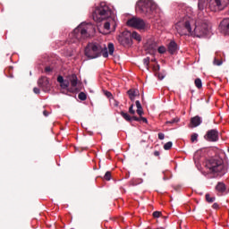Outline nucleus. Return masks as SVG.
<instances>
[{"mask_svg":"<svg viewBox=\"0 0 229 229\" xmlns=\"http://www.w3.org/2000/svg\"><path fill=\"white\" fill-rule=\"evenodd\" d=\"M222 64H223V62L219 61V59L215 58V60H214L215 65H221Z\"/></svg>","mask_w":229,"mask_h":229,"instance_id":"58836bf2","label":"nucleus"},{"mask_svg":"<svg viewBox=\"0 0 229 229\" xmlns=\"http://www.w3.org/2000/svg\"><path fill=\"white\" fill-rule=\"evenodd\" d=\"M178 121H180V119L178 118H174L171 121H167L166 124H174V123H178Z\"/></svg>","mask_w":229,"mask_h":229,"instance_id":"2f4dec72","label":"nucleus"},{"mask_svg":"<svg viewBox=\"0 0 229 229\" xmlns=\"http://www.w3.org/2000/svg\"><path fill=\"white\" fill-rule=\"evenodd\" d=\"M69 84L71 83L72 87H77L78 86V76L76 74L72 73L71 75L67 76Z\"/></svg>","mask_w":229,"mask_h":229,"instance_id":"f3484780","label":"nucleus"},{"mask_svg":"<svg viewBox=\"0 0 229 229\" xmlns=\"http://www.w3.org/2000/svg\"><path fill=\"white\" fill-rule=\"evenodd\" d=\"M211 4H214L217 10H225L229 4V0H211Z\"/></svg>","mask_w":229,"mask_h":229,"instance_id":"f8f14e48","label":"nucleus"},{"mask_svg":"<svg viewBox=\"0 0 229 229\" xmlns=\"http://www.w3.org/2000/svg\"><path fill=\"white\" fill-rule=\"evenodd\" d=\"M116 38L120 46H123V47H130L132 44L131 31L124 30L123 32L120 33Z\"/></svg>","mask_w":229,"mask_h":229,"instance_id":"6e6552de","label":"nucleus"},{"mask_svg":"<svg viewBox=\"0 0 229 229\" xmlns=\"http://www.w3.org/2000/svg\"><path fill=\"white\" fill-rule=\"evenodd\" d=\"M219 30L224 35H229V18H225L220 22Z\"/></svg>","mask_w":229,"mask_h":229,"instance_id":"ddd939ff","label":"nucleus"},{"mask_svg":"<svg viewBox=\"0 0 229 229\" xmlns=\"http://www.w3.org/2000/svg\"><path fill=\"white\" fill-rule=\"evenodd\" d=\"M57 81H58V83H64V77L62 76V75H59L58 77H57Z\"/></svg>","mask_w":229,"mask_h":229,"instance_id":"e433bc0d","label":"nucleus"},{"mask_svg":"<svg viewBox=\"0 0 229 229\" xmlns=\"http://www.w3.org/2000/svg\"><path fill=\"white\" fill-rule=\"evenodd\" d=\"M172 148H173L172 141H168L164 145V149H165V151H169V149H171Z\"/></svg>","mask_w":229,"mask_h":229,"instance_id":"a878e982","label":"nucleus"},{"mask_svg":"<svg viewBox=\"0 0 229 229\" xmlns=\"http://www.w3.org/2000/svg\"><path fill=\"white\" fill-rule=\"evenodd\" d=\"M105 95L106 96V98H112V93L109 91H106Z\"/></svg>","mask_w":229,"mask_h":229,"instance_id":"de8ad7c7","label":"nucleus"},{"mask_svg":"<svg viewBox=\"0 0 229 229\" xmlns=\"http://www.w3.org/2000/svg\"><path fill=\"white\" fill-rule=\"evenodd\" d=\"M5 74H8L7 76L9 78H13V66H9L5 69Z\"/></svg>","mask_w":229,"mask_h":229,"instance_id":"4be33fe9","label":"nucleus"},{"mask_svg":"<svg viewBox=\"0 0 229 229\" xmlns=\"http://www.w3.org/2000/svg\"><path fill=\"white\" fill-rule=\"evenodd\" d=\"M208 5V0H199L198 8L199 12H203V10H205V8H207Z\"/></svg>","mask_w":229,"mask_h":229,"instance_id":"6ab92c4d","label":"nucleus"},{"mask_svg":"<svg viewBox=\"0 0 229 229\" xmlns=\"http://www.w3.org/2000/svg\"><path fill=\"white\" fill-rule=\"evenodd\" d=\"M167 51L170 55H176L178 53V44H176L174 40L170 41L167 47Z\"/></svg>","mask_w":229,"mask_h":229,"instance_id":"2eb2a0df","label":"nucleus"},{"mask_svg":"<svg viewBox=\"0 0 229 229\" xmlns=\"http://www.w3.org/2000/svg\"><path fill=\"white\" fill-rule=\"evenodd\" d=\"M143 64L147 67V69H149V57L143 59Z\"/></svg>","mask_w":229,"mask_h":229,"instance_id":"7c9ffc66","label":"nucleus"},{"mask_svg":"<svg viewBox=\"0 0 229 229\" xmlns=\"http://www.w3.org/2000/svg\"><path fill=\"white\" fill-rule=\"evenodd\" d=\"M78 98L81 101H85L87 99V94H85V92H81L79 93Z\"/></svg>","mask_w":229,"mask_h":229,"instance_id":"bb28decb","label":"nucleus"},{"mask_svg":"<svg viewBox=\"0 0 229 229\" xmlns=\"http://www.w3.org/2000/svg\"><path fill=\"white\" fill-rule=\"evenodd\" d=\"M129 114H131V115H135V111L133 110V104H131L129 107Z\"/></svg>","mask_w":229,"mask_h":229,"instance_id":"72a5a7b5","label":"nucleus"},{"mask_svg":"<svg viewBox=\"0 0 229 229\" xmlns=\"http://www.w3.org/2000/svg\"><path fill=\"white\" fill-rule=\"evenodd\" d=\"M138 119H140V121H142L143 123H145L146 124H148V119L146 117H138Z\"/></svg>","mask_w":229,"mask_h":229,"instance_id":"a19ab883","label":"nucleus"},{"mask_svg":"<svg viewBox=\"0 0 229 229\" xmlns=\"http://www.w3.org/2000/svg\"><path fill=\"white\" fill-rule=\"evenodd\" d=\"M166 49H165V47L164 46H161L157 48V52L160 54V55H164V53H165Z\"/></svg>","mask_w":229,"mask_h":229,"instance_id":"c756f323","label":"nucleus"},{"mask_svg":"<svg viewBox=\"0 0 229 229\" xmlns=\"http://www.w3.org/2000/svg\"><path fill=\"white\" fill-rule=\"evenodd\" d=\"M210 22L207 21V19L201 18L200 16L195 21V28L193 33L199 38L208 35V33H210Z\"/></svg>","mask_w":229,"mask_h":229,"instance_id":"20e7f679","label":"nucleus"},{"mask_svg":"<svg viewBox=\"0 0 229 229\" xmlns=\"http://www.w3.org/2000/svg\"><path fill=\"white\" fill-rule=\"evenodd\" d=\"M38 85L44 90V92H47L49 89H51V84L49 83V79L47 77H41L38 81Z\"/></svg>","mask_w":229,"mask_h":229,"instance_id":"9b49d317","label":"nucleus"},{"mask_svg":"<svg viewBox=\"0 0 229 229\" xmlns=\"http://www.w3.org/2000/svg\"><path fill=\"white\" fill-rule=\"evenodd\" d=\"M136 112H137L138 115H140V117L144 114V109H142V107L141 108H138L136 110Z\"/></svg>","mask_w":229,"mask_h":229,"instance_id":"f704fd0d","label":"nucleus"},{"mask_svg":"<svg viewBox=\"0 0 229 229\" xmlns=\"http://www.w3.org/2000/svg\"><path fill=\"white\" fill-rule=\"evenodd\" d=\"M195 83V87H197V89H202L203 87V82H201V79L197 78L194 81Z\"/></svg>","mask_w":229,"mask_h":229,"instance_id":"b1692460","label":"nucleus"},{"mask_svg":"<svg viewBox=\"0 0 229 229\" xmlns=\"http://www.w3.org/2000/svg\"><path fill=\"white\" fill-rule=\"evenodd\" d=\"M108 53L109 55H114V51H115V47H114L113 43H109L108 46Z\"/></svg>","mask_w":229,"mask_h":229,"instance_id":"393cba45","label":"nucleus"},{"mask_svg":"<svg viewBox=\"0 0 229 229\" xmlns=\"http://www.w3.org/2000/svg\"><path fill=\"white\" fill-rule=\"evenodd\" d=\"M191 142H196V140H198V133L191 134Z\"/></svg>","mask_w":229,"mask_h":229,"instance_id":"473e14b6","label":"nucleus"},{"mask_svg":"<svg viewBox=\"0 0 229 229\" xmlns=\"http://www.w3.org/2000/svg\"><path fill=\"white\" fill-rule=\"evenodd\" d=\"M157 78L158 80H164L165 78V74L159 72L157 73Z\"/></svg>","mask_w":229,"mask_h":229,"instance_id":"ea45409f","label":"nucleus"},{"mask_svg":"<svg viewBox=\"0 0 229 229\" xmlns=\"http://www.w3.org/2000/svg\"><path fill=\"white\" fill-rule=\"evenodd\" d=\"M92 18L95 22L106 21L104 24V31H100L103 35L110 34V26H113V31H115L117 24H115V17H113L112 9L106 5V3H100L92 13Z\"/></svg>","mask_w":229,"mask_h":229,"instance_id":"f257e3e1","label":"nucleus"},{"mask_svg":"<svg viewBox=\"0 0 229 229\" xmlns=\"http://www.w3.org/2000/svg\"><path fill=\"white\" fill-rule=\"evenodd\" d=\"M126 24L127 26H130V28H135L136 30H146L148 27V23L139 17H132L129 19Z\"/></svg>","mask_w":229,"mask_h":229,"instance_id":"1a4fd4ad","label":"nucleus"},{"mask_svg":"<svg viewBox=\"0 0 229 229\" xmlns=\"http://www.w3.org/2000/svg\"><path fill=\"white\" fill-rule=\"evenodd\" d=\"M137 6L145 15H151L154 10H157V4L152 0H140Z\"/></svg>","mask_w":229,"mask_h":229,"instance_id":"39448f33","label":"nucleus"},{"mask_svg":"<svg viewBox=\"0 0 229 229\" xmlns=\"http://www.w3.org/2000/svg\"><path fill=\"white\" fill-rule=\"evenodd\" d=\"M94 31H96V29L91 24L81 23L70 34V38L75 44L76 42L89 38Z\"/></svg>","mask_w":229,"mask_h":229,"instance_id":"f03ea898","label":"nucleus"},{"mask_svg":"<svg viewBox=\"0 0 229 229\" xmlns=\"http://www.w3.org/2000/svg\"><path fill=\"white\" fill-rule=\"evenodd\" d=\"M190 123L192 128H198L203 123V119L199 115H196L191 118Z\"/></svg>","mask_w":229,"mask_h":229,"instance_id":"dca6fc26","label":"nucleus"},{"mask_svg":"<svg viewBox=\"0 0 229 229\" xmlns=\"http://www.w3.org/2000/svg\"><path fill=\"white\" fill-rule=\"evenodd\" d=\"M43 114L45 115V117H47V115H49V112L47 111H43Z\"/></svg>","mask_w":229,"mask_h":229,"instance_id":"8fccbe9b","label":"nucleus"},{"mask_svg":"<svg viewBox=\"0 0 229 229\" xmlns=\"http://www.w3.org/2000/svg\"><path fill=\"white\" fill-rule=\"evenodd\" d=\"M69 80H64V81H63L61 84H60V87L63 88V89H67L69 87Z\"/></svg>","mask_w":229,"mask_h":229,"instance_id":"cd10ccee","label":"nucleus"},{"mask_svg":"<svg viewBox=\"0 0 229 229\" xmlns=\"http://www.w3.org/2000/svg\"><path fill=\"white\" fill-rule=\"evenodd\" d=\"M136 107H137V109L142 108V105L140 104V101H139V100L136 101Z\"/></svg>","mask_w":229,"mask_h":229,"instance_id":"c03bdc74","label":"nucleus"},{"mask_svg":"<svg viewBox=\"0 0 229 229\" xmlns=\"http://www.w3.org/2000/svg\"><path fill=\"white\" fill-rule=\"evenodd\" d=\"M212 208H214L215 210H217V208H219V204L214 203V204L212 205Z\"/></svg>","mask_w":229,"mask_h":229,"instance_id":"a18cd8bd","label":"nucleus"},{"mask_svg":"<svg viewBox=\"0 0 229 229\" xmlns=\"http://www.w3.org/2000/svg\"><path fill=\"white\" fill-rule=\"evenodd\" d=\"M158 139L159 140H164V139H165V135L162 132L158 133Z\"/></svg>","mask_w":229,"mask_h":229,"instance_id":"4c0bfd02","label":"nucleus"},{"mask_svg":"<svg viewBox=\"0 0 229 229\" xmlns=\"http://www.w3.org/2000/svg\"><path fill=\"white\" fill-rule=\"evenodd\" d=\"M204 139L205 140H208V142H217V140H219V131L217 129L208 130L206 132Z\"/></svg>","mask_w":229,"mask_h":229,"instance_id":"9d476101","label":"nucleus"},{"mask_svg":"<svg viewBox=\"0 0 229 229\" xmlns=\"http://www.w3.org/2000/svg\"><path fill=\"white\" fill-rule=\"evenodd\" d=\"M160 216H162V212H160V211H155L154 213H153V217H160Z\"/></svg>","mask_w":229,"mask_h":229,"instance_id":"c9c22d12","label":"nucleus"},{"mask_svg":"<svg viewBox=\"0 0 229 229\" xmlns=\"http://www.w3.org/2000/svg\"><path fill=\"white\" fill-rule=\"evenodd\" d=\"M51 71H53V69H51L50 66H47V67L45 68V72H51Z\"/></svg>","mask_w":229,"mask_h":229,"instance_id":"49530a36","label":"nucleus"},{"mask_svg":"<svg viewBox=\"0 0 229 229\" xmlns=\"http://www.w3.org/2000/svg\"><path fill=\"white\" fill-rule=\"evenodd\" d=\"M105 180H106L107 182H110L111 178H112V173L110 172H106L104 175Z\"/></svg>","mask_w":229,"mask_h":229,"instance_id":"c85d7f7f","label":"nucleus"},{"mask_svg":"<svg viewBox=\"0 0 229 229\" xmlns=\"http://www.w3.org/2000/svg\"><path fill=\"white\" fill-rule=\"evenodd\" d=\"M216 191L223 194L226 191V185L224 182H218L216 186Z\"/></svg>","mask_w":229,"mask_h":229,"instance_id":"aec40b11","label":"nucleus"},{"mask_svg":"<svg viewBox=\"0 0 229 229\" xmlns=\"http://www.w3.org/2000/svg\"><path fill=\"white\" fill-rule=\"evenodd\" d=\"M153 71H154L155 72H157V71H160V65H159V64H157V66H154V67H153Z\"/></svg>","mask_w":229,"mask_h":229,"instance_id":"79ce46f5","label":"nucleus"},{"mask_svg":"<svg viewBox=\"0 0 229 229\" xmlns=\"http://www.w3.org/2000/svg\"><path fill=\"white\" fill-rule=\"evenodd\" d=\"M137 40L138 42H140L141 38L139 35V33H137V31H133L132 33L131 32V39Z\"/></svg>","mask_w":229,"mask_h":229,"instance_id":"412c9836","label":"nucleus"},{"mask_svg":"<svg viewBox=\"0 0 229 229\" xmlns=\"http://www.w3.org/2000/svg\"><path fill=\"white\" fill-rule=\"evenodd\" d=\"M127 94H128L129 98L131 99V101H135V98H137V96H140L138 89H129L127 91Z\"/></svg>","mask_w":229,"mask_h":229,"instance_id":"a211bd4d","label":"nucleus"},{"mask_svg":"<svg viewBox=\"0 0 229 229\" xmlns=\"http://www.w3.org/2000/svg\"><path fill=\"white\" fill-rule=\"evenodd\" d=\"M104 56V58H108V48L106 47H101V45L97 43H89L85 47V56L89 59L99 58V56Z\"/></svg>","mask_w":229,"mask_h":229,"instance_id":"7ed1b4c3","label":"nucleus"},{"mask_svg":"<svg viewBox=\"0 0 229 229\" xmlns=\"http://www.w3.org/2000/svg\"><path fill=\"white\" fill-rule=\"evenodd\" d=\"M33 92H34V94H40V89H38V88H34V89H33Z\"/></svg>","mask_w":229,"mask_h":229,"instance_id":"37998d69","label":"nucleus"},{"mask_svg":"<svg viewBox=\"0 0 229 229\" xmlns=\"http://www.w3.org/2000/svg\"><path fill=\"white\" fill-rule=\"evenodd\" d=\"M175 30L177 33L181 35V37H183V35H188V33L192 31V28H191V21H189L187 18H184L183 21H178L175 24Z\"/></svg>","mask_w":229,"mask_h":229,"instance_id":"0eeeda50","label":"nucleus"},{"mask_svg":"<svg viewBox=\"0 0 229 229\" xmlns=\"http://www.w3.org/2000/svg\"><path fill=\"white\" fill-rule=\"evenodd\" d=\"M205 198H206V201H207L208 203H214V201H216V197L210 196L209 193H207V194L205 195Z\"/></svg>","mask_w":229,"mask_h":229,"instance_id":"5701e85b","label":"nucleus"},{"mask_svg":"<svg viewBox=\"0 0 229 229\" xmlns=\"http://www.w3.org/2000/svg\"><path fill=\"white\" fill-rule=\"evenodd\" d=\"M120 115H122V117H123L127 121V123H131V121H136L137 123H140V118L137 116H131L128 113H125L124 111H122L120 113Z\"/></svg>","mask_w":229,"mask_h":229,"instance_id":"4468645a","label":"nucleus"},{"mask_svg":"<svg viewBox=\"0 0 229 229\" xmlns=\"http://www.w3.org/2000/svg\"><path fill=\"white\" fill-rule=\"evenodd\" d=\"M154 157H160V151L156 150V151L154 152Z\"/></svg>","mask_w":229,"mask_h":229,"instance_id":"09e8293b","label":"nucleus"},{"mask_svg":"<svg viewBox=\"0 0 229 229\" xmlns=\"http://www.w3.org/2000/svg\"><path fill=\"white\" fill-rule=\"evenodd\" d=\"M206 167L209 169L210 173H221V174H225V165H223V160L221 159H209Z\"/></svg>","mask_w":229,"mask_h":229,"instance_id":"423d86ee","label":"nucleus"}]
</instances>
